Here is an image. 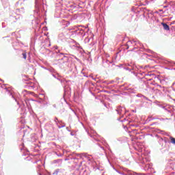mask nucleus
I'll use <instances>...</instances> for the list:
<instances>
[{"instance_id":"f257e3e1","label":"nucleus","mask_w":175,"mask_h":175,"mask_svg":"<svg viewBox=\"0 0 175 175\" xmlns=\"http://www.w3.org/2000/svg\"><path fill=\"white\" fill-rule=\"evenodd\" d=\"M161 25H163V29H165V31H170V27L167 25V24L162 23Z\"/></svg>"},{"instance_id":"f03ea898","label":"nucleus","mask_w":175,"mask_h":175,"mask_svg":"<svg viewBox=\"0 0 175 175\" xmlns=\"http://www.w3.org/2000/svg\"><path fill=\"white\" fill-rule=\"evenodd\" d=\"M170 140L171 143H172V144H174V146H175V138L173 137H170Z\"/></svg>"},{"instance_id":"7ed1b4c3","label":"nucleus","mask_w":175,"mask_h":175,"mask_svg":"<svg viewBox=\"0 0 175 175\" xmlns=\"http://www.w3.org/2000/svg\"><path fill=\"white\" fill-rule=\"evenodd\" d=\"M22 55H23L24 59H27V53H22Z\"/></svg>"}]
</instances>
